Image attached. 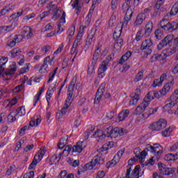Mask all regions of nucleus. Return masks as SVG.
<instances>
[{
  "instance_id": "obj_1",
  "label": "nucleus",
  "mask_w": 178,
  "mask_h": 178,
  "mask_svg": "<svg viewBox=\"0 0 178 178\" xmlns=\"http://www.w3.org/2000/svg\"><path fill=\"white\" fill-rule=\"evenodd\" d=\"M169 15H167L164 17V18L160 22L161 28L157 29L155 32V37L157 40H161L162 37H163V31H169L170 33H173V31H176L178 29V21L176 22H168Z\"/></svg>"
},
{
  "instance_id": "obj_2",
  "label": "nucleus",
  "mask_w": 178,
  "mask_h": 178,
  "mask_svg": "<svg viewBox=\"0 0 178 178\" xmlns=\"http://www.w3.org/2000/svg\"><path fill=\"white\" fill-rule=\"evenodd\" d=\"M173 84H175V82L173 81H171L168 83H167L164 87L162 88V90H159V92L155 91H150L147 94V97L145 98L146 101L149 104L151 101H153V99H155V98H161V97H163V95H166L169 91H170V88L173 87Z\"/></svg>"
},
{
  "instance_id": "obj_3",
  "label": "nucleus",
  "mask_w": 178,
  "mask_h": 178,
  "mask_svg": "<svg viewBox=\"0 0 178 178\" xmlns=\"http://www.w3.org/2000/svg\"><path fill=\"white\" fill-rule=\"evenodd\" d=\"M162 146H161L159 144L156 143L154 144L153 146L151 145H147L145 147V151H147V152H151L152 154H154L155 156H152L149 160V165H154L155 163V161H159V158H161V154L163 152Z\"/></svg>"
},
{
  "instance_id": "obj_4",
  "label": "nucleus",
  "mask_w": 178,
  "mask_h": 178,
  "mask_svg": "<svg viewBox=\"0 0 178 178\" xmlns=\"http://www.w3.org/2000/svg\"><path fill=\"white\" fill-rule=\"evenodd\" d=\"M72 102H73V92H67V99L65 100L64 106L62 108L61 111L56 113V119H61V118H63V116L67 113V111H69V106L72 105Z\"/></svg>"
},
{
  "instance_id": "obj_5",
  "label": "nucleus",
  "mask_w": 178,
  "mask_h": 178,
  "mask_svg": "<svg viewBox=\"0 0 178 178\" xmlns=\"http://www.w3.org/2000/svg\"><path fill=\"white\" fill-rule=\"evenodd\" d=\"M8 63V57H1L0 58V76L3 73L5 76H13L15 72H16V65L13 64L10 66V69L8 70L5 71V68L3 66L6 65Z\"/></svg>"
},
{
  "instance_id": "obj_6",
  "label": "nucleus",
  "mask_w": 178,
  "mask_h": 178,
  "mask_svg": "<svg viewBox=\"0 0 178 178\" xmlns=\"http://www.w3.org/2000/svg\"><path fill=\"white\" fill-rule=\"evenodd\" d=\"M132 0H125V3L122 5V10H127L125 14V17H124L123 27H126L127 24H129V22L131 20V17H133V10L130 8V2Z\"/></svg>"
},
{
  "instance_id": "obj_7",
  "label": "nucleus",
  "mask_w": 178,
  "mask_h": 178,
  "mask_svg": "<svg viewBox=\"0 0 178 178\" xmlns=\"http://www.w3.org/2000/svg\"><path fill=\"white\" fill-rule=\"evenodd\" d=\"M104 162H105V159L99 156H95L90 163L85 165V168L87 170H95V169H97L96 166L102 165Z\"/></svg>"
},
{
  "instance_id": "obj_8",
  "label": "nucleus",
  "mask_w": 178,
  "mask_h": 178,
  "mask_svg": "<svg viewBox=\"0 0 178 178\" xmlns=\"http://www.w3.org/2000/svg\"><path fill=\"white\" fill-rule=\"evenodd\" d=\"M147 152H148L147 150H145V148L143 151H141V149L140 147H137L134 149V153L136 155V157H134L131 160L129 161V166H133V163L131 162H136V161H138L139 159H145V156H147Z\"/></svg>"
},
{
  "instance_id": "obj_9",
  "label": "nucleus",
  "mask_w": 178,
  "mask_h": 178,
  "mask_svg": "<svg viewBox=\"0 0 178 178\" xmlns=\"http://www.w3.org/2000/svg\"><path fill=\"white\" fill-rule=\"evenodd\" d=\"M168 122L165 119H160L158 122H152L149 124V129L151 130H154L155 131H159L166 127Z\"/></svg>"
},
{
  "instance_id": "obj_10",
  "label": "nucleus",
  "mask_w": 178,
  "mask_h": 178,
  "mask_svg": "<svg viewBox=\"0 0 178 178\" xmlns=\"http://www.w3.org/2000/svg\"><path fill=\"white\" fill-rule=\"evenodd\" d=\"M154 43L152 42V40L147 39L143 41L140 45V50L141 51H147V55H150L152 53V47Z\"/></svg>"
},
{
  "instance_id": "obj_11",
  "label": "nucleus",
  "mask_w": 178,
  "mask_h": 178,
  "mask_svg": "<svg viewBox=\"0 0 178 178\" xmlns=\"http://www.w3.org/2000/svg\"><path fill=\"white\" fill-rule=\"evenodd\" d=\"M178 103V98L176 97V95L175 94L173 96H171L170 100L168 101V103L164 106L165 111H168L169 113H174L172 111H170L172 108Z\"/></svg>"
},
{
  "instance_id": "obj_12",
  "label": "nucleus",
  "mask_w": 178,
  "mask_h": 178,
  "mask_svg": "<svg viewBox=\"0 0 178 178\" xmlns=\"http://www.w3.org/2000/svg\"><path fill=\"white\" fill-rule=\"evenodd\" d=\"M173 35H168L165 36L164 39H163L157 45V49L161 51L163 47H168V45H169V44L173 41Z\"/></svg>"
},
{
  "instance_id": "obj_13",
  "label": "nucleus",
  "mask_w": 178,
  "mask_h": 178,
  "mask_svg": "<svg viewBox=\"0 0 178 178\" xmlns=\"http://www.w3.org/2000/svg\"><path fill=\"white\" fill-rule=\"evenodd\" d=\"M106 70H108V61L103 60L102 65H100L98 68V77L99 79H104Z\"/></svg>"
},
{
  "instance_id": "obj_14",
  "label": "nucleus",
  "mask_w": 178,
  "mask_h": 178,
  "mask_svg": "<svg viewBox=\"0 0 178 178\" xmlns=\"http://www.w3.org/2000/svg\"><path fill=\"white\" fill-rule=\"evenodd\" d=\"M159 168L161 175L169 176V175H173L176 172V168H169L163 167L162 163H159Z\"/></svg>"
},
{
  "instance_id": "obj_15",
  "label": "nucleus",
  "mask_w": 178,
  "mask_h": 178,
  "mask_svg": "<svg viewBox=\"0 0 178 178\" xmlns=\"http://www.w3.org/2000/svg\"><path fill=\"white\" fill-rule=\"evenodd\" d=\"M86 147H87V142L86 140L79 141L76 145L73 146L72 152L80 154Z\"/></svg>"
},
{
  "instance_id": "obj_16",
  "label": "nucleus",
  "mask_w": 178,
  "mask_h": 178,
  "mask_svg": "<svg viewBox=\"0 0 178 178\" xmlns=\"http://www.w3.org/2000/svg\"><path fill=\"white\" fill-rule=\"evenodd\" d=\"M158 112V108H149L147 112L143 113L141 117H138L137 118V121L138 122H143L144 119H148L152 115H154V113H156Z\"/></svg>"
},
{
  "instance_id": "obj_17",
  "label": "nucleus",
  "mask_w": 178,
  "mask_h": 178,
  "mask_svg": "<svg viewBox=\"0 0 178 178\" xmlns=\"http://www.w3.org/2000/svg\"><path fill=\"white\" fill-rule=\"evenodd\" d=\"M109 130L110 133L111 132V138H116L117 137H119V136H123V134H124L123 129L120 127H115L114 129L110 128Z\"/></svg>"
},
{
  "instance_id": "obj_18",
  "label": "nucleus",
  "mask_w": 178,
  "mask_h": 178,
  "mask_svg": "<svg viewBox=\"0 0 178 178\" xmlns=\"http://www.w3.org/2000/svg\"><path fill=\"white\" fill-rule=\"evenodd\" d=\"M148 105H149V103L145 99L142 104L138 106L136 108L134 113V115H141L142 113L145 111V108H147V106H148Z\"/></svg>"
},
{
  "instance_id": "obj_19",
  "label": "nucleus",
  "mask_w": 178,
  "mask_h": 178,
  "mask_svg": "<svg viewBox=\"0 0 178 178\" xmlns=\"http://www.w3.org/2000/svg\"><path fill=\"white\" fill-rule=\"evenodd\" d=\"M21 35L25 38V40H30L33 37V30L30 26H24L22 29Z\"/></svg>"
},
{
  "instance_id": "obj_20",
  "label": "nucleus",
  "mask_w": 178,
  "mask_h": 178,
  "mask_svg": "<svg viewBox=\"0 0 178 178\" xmlns=\"http://www.w3.org/2000/svg\"><path fill=\"white\" fill-rule=\"evenodd\" d=\"M165 59H166V56L163 55V51L161 54H156L153 55L149 59V62L152 63L154 62H156V60L161 61V60H165Z\"/></svg>"
},
{
  "instance_id": "obj_21",
  "label": "nucleus",
  "mask_w": 178,
  "mask_h": 178,
  "mask_svg": "<svg viewBox=\"0 0 178 178\" xmlns=\"http://www.w3.org/2000/svg\"><path fill=\"white\" fill-rule=\"evenodd\" d=\"M154 29V24L152 23V21H149L145 28V35L146 37H149L151 35V33H152V29Z\"/></svg>"
},
{
  "instance_id": "obj_22",
  "label": "nucleus",
  "mask_w": 178,
  "mask_h": 178,
  "mask_svg": "<svg viewBox=\"0 0 178 178\" xmlns=\"http://www.w3.org/2000/svg\"><path fill=\"white\" fill-rule=\"evenodd\" d=\"M145 19H147V15L145 14H138L136 17V19L134 22V26H141L143 23L145 21Z\"/></svg>"
},
{
  "instance_id": "obj_23",
  "label": "nucleus",
  "mask_w": 178,
  "mask_h": 178,
  "mask_svg": "<svg viewBox=\"0 0 178 178\" xmlns=\"http://www.w3.org/2000/svg\"><path fill=\"white\" fill-rule=\"evenodd\" d=\"M165 0H157L154 6V16L161 15V6L163 5Z\"/></svg>"
},
{
  "instance_id": "obj_24",
  "label": "nucleus",
  "mask_w": 178,
  "mask_h": 178,
  "mask_svg": "<svg viewBox=\"0 0 178 178\" xmlns=\"http://www.w3.org/2000/svg\"><path fill=\"white\" fill-rule=\"evenodd\" d=\"M140 99V89H136L135 95L129 101V105L133 106V105H136L138 100Z\"/></svg>"
},
{
  "instance_id": "obj_25",
  "label": "nucleus",
  "mask_w": 178,
  "mask_h": 178,
  "mask_svg": "<svg viewBox=\"0 0 178 178\" xmlns=\"http://www.w3.org/2000/svg\"><path fill=\"white\" fill-rule=\"evenodd\" d=\"M9 55L10 58H16V56H22V49L19 47L13 49L10 52Z\"/></svg>"
},
{
  "instance_id": "obj_26",
  "label": "nucleus",
  "mask_w": 178,
  "mask_h": 178,
  "mask_svg": "<svg viewBox=\"0 0 178 178\" xmlns=\"http://www.w3.org/2000/svg\"><path fill=\"white\" fill-rule=\"evenodd\" d=\"M126 27H127V24L126 25V26H123V23L122 24V26H117L115 27V29L113 35V38L114 39L119 38V37H120V35H122V29H124Z\"/></svg>"
},
{
  "instance_id": "obj_27",
  "label": "nucleus",
  "mask_w": 178,
  "mask_h": 178,
  "mask_svg": "<svg viewBox=\"0 0 178 178\" xmlns=\"http://www.w3.org/2000/svg\"><path fill=\"white\" fill-rule=\"evenodd\" d=\"M16 27H17V22L14 21L10 26H2L1 29H3L4 31L9 33L10 31H13Z\"/></svg>"
},
{
  "instance_id": "obj_28",
  "label": "nucleus",
  "mask_w": 178,
  "mask_h": 178,
  "mask_svg": "<svg viewBox=\"0 0 178 178\" xmlns=\"http://www.w3.org/2000/svg\"><path fill=\"white\" fill-rule=\"evenodd\" d=\"M130 115V111L126 109V110H122L118 115V120L120 122H123Z\"/></svg>"
},
{
  "instance_id": "obj_29",
  "label": "nucleus",
  "mask_w": 178,
  "mask_h": 178,
  "mask_svg": "<svg viewBox=\"0 0 178 178\" xmlns=\"http://www.w3.org/2000/svg\"><path fill=\"white\" fill-rule=\"evenodd\" d=\"M52 20H58L59 17H60V15H62V10H59V8H55L52 10Z\"/></svg>"
},
{
  "instance_id": "obj_30",
  "label": "nucleus",
  "mask_w": 178,
  "mask_h": 178,
  "mask_svg": "<svg viewBox=\"0 0 178 178\" xmlns=\"http://www.w3.org/2000/svg\"><path fill=\"white\" fill-rule=\"evenodd\" d=\"M67 140H69V138H67V136H65L63 137L60 139L58 143V147L60 149H63V147L67 145Z\"/></svg>"
},
{
  "instance_id": "obj_31",
  "label": "nucleus",
  "mask_w": 178,
  "mask_h": 178,
  "mask_svg": "<svg viewBox=\"0 0 178 178\" xmlns=\"http://www.w3.org/2000/svg\"><path fill=\"white\" fill-rule=\"evenodd\" d=\"M113 147V142H108L106 144H104L102 148L97 149L98 152H104V151H108V149Z\"/></svg>"
},
{
  "instance_id": "obj_32",
  "label": "nucleus",
  "mask_w": 178,
  "mask_h": 178,
  "mask_svg": "<svg viewBox=\"0 0 178 178\" xmlns=\"http://www.w3.org/2000/svg\"><path fill=\"white\" fill-rule=\"evenodd\" d=\"M79 1L80 0H75L72 3V8L73 9H75V10H76V15H80V13H81V6L79 4Z\"/></svg>"
},
{
  "instance_id": "obj_33",
  "label": "nucleus",
  "mask_w": 178,
  "mask_h": 178,
  "mask_svg": "<svg viewBox=\"0 0 178 178\" xmlns=\"http://www.w3.org/2000/svg\"><path fill=\"white\" fill-rule=\"evenodd\" d=\"M95 36V31L90 32L88 36V38L86 40V44L85 45V48H88L89 45H91V43L92 42V38Z\"/></svg>"
},
{
  "instance_id": "obj_34",
  "label": "nucleus",
  "mask_w": 178,
  "mask_h": 178,
  "mask_svg": "<svg viewBox=\"0 0 178 178\" xmlns=\"http://www.w3.org/2000/svg\"><path fill=\"white\" fill-rule=\"evenodd\" d=\"M130 56H131V52L130 51H127L126 54L121 57L119 64L123 65V63H124V62H126V60H127Z\"/></svg>"
},
{
  "instance_id": "obj_35",
  "label": "nucleus",
  "mask_w": 178,
  "mask_h": 178,
  "mask_svg": "<svg viewBox=\"0 0 178 178\" xmlns=\"http://www.w3.org/2000/svg\"><path fill=\"white\" fill-rule=\"evenodd\" d=\"M165 161H177L178 159V153H176L175 154H166L164 157Z\"/></svg>"
},
{
  "instance_id": "obj_36",
  "label": "nucleus",
  "mask_w": 178,
  "mask_h": 178,
  "mask_svg": "<svg viewBox=\"0 0 178 178\" xmlns=\"http://www.w3.org/2000/svg\"><path fill=\"white\" fill-rule=\"evenodd\" d=\"M176 53V50L175 49H165L163 51V54L168 58V56H172L173 54Z\"/></svg>"
},
{
  "instance_id": "obj_37",
  "label": "nucleus",
  "mask_w": 178,
  "mask_h": 178,
  "mask_svg": "<svg viewBox=\"0 0 178 178\" xmlns=\"http://www.w3.org/2000/svg\"><path fill=\"white\" fill-rule=\"evenodd\" d=\"M92 136L95 138H97V137H99V140H102V138H104V137H106V135L104 134V132L99 129H98L97 131H95Z\"/></svg>"
},
{
  "instance_id": "obj_38",
  "label": "nucleus",
  "mask_w": 178,
  "mask_h": 178,
  "mask_svg": "<svg viewBox=\"0 0 178 178\" xmlns=\"http://www.w3.org/2000/svg\"><path fill=\"white\" fill-rule=\"evenodd\" d=\"M122 45H123V39L119 38L115 40V42L114 43V48L115 49H120Z\"/></svg>"
},
{
  "instance_id": "obj_39",
  "label": "nucleus",
  "mask_w": 178,
  "mask_h": 178,
  "mask_svg": "<svg viewBox=\"0 0 178 178\" xmlns=\"http://www.w3.org/2000/svg\"><path fill=\"white\" fill-rule=\"evenodd\" d=\"M178 13V1L172 6L170 14L172 16L177 15Z\"/></svg>"
},
{
  "instance_id": "obj_40",
  "label": "nucleus",
  "mask_w": 178,
  "mask_h": 178,
  "mask_svg": "<svg viewBox=\"0 0 178 178\" xmlns=\"http://www.w3.org/2000/svg\"><path fill=\"white\" fill-rule=\"evenodd\" d=\"M67 162L73 168H77V166H79V165H80V161H79V160H73L72 159H69Z\"/></svg>"
},
{
  "instance_id": "obj_41",
  "label": "nucleus",
  "mask_w": 178,
  "mask_h": 178,
  "mask_svg": "<svg viewBox=\"0 0 178 178\" xmlns=\"http://www.w3.org/2000/svg\"><path fill=\"white\" fill-rule=\"evenodd\" d=\"M16 111L17 113L15 114V116H17V115L24 116V115H26V109L23 106L18 108Z\"/></svg>"
},
{
  "instance_id": "obj_42",
  "label": "nucleus",
  "mask_w": 178,
  "mask_h": 178,
  "mask_svg": "<svg viewBox=\"0 0 178 178\" xmlns=\"http://www.w3.org/2000/svg\"><path fill=\"white\" fill-rule=\"evenodd\" d=\"M57 72H58V67H56L54 70L49 74V80L47 81V83H51V81L54 80Z\"/></svg>"
},
{
  "instance_id": "obj_43",
  "label": "nucleus",
  "mask_w": 178,
  "mask_h": 178,
  "mask_svg": "<svg viewBox=\"0 0 178 178\" xmlns=\"http://www.w3.org/2000/svg\"><path fill=\"white\" fill-rule=\"evenodd\" d=\"M76 31V27L74 26H70L68 29V38H71L74 35V31Z\"/></svg>"
},
{
  "instance_id": "obj_44",
  "label": "nucleus",
  "mask_w": 178,
  "mask_h": 178,
  "mask_svg": "<svg viewBox=\"0 0 178 178\" xmlns=\"http://www.w3.org/2000/svg\"><path fill=\"white\" fill-rule=\"evenodd\" d=\"M144 77V72H139L137 74L136 78L134 79V81L135 83H138L140 80H143V78Z\"/></svg>"
},
{
  "instance_id": "obj_45",
  "label": "nucleus",
  "mask_w": 178,
  "mask_h": 178,
  "mask_svg": "<svg viewBox=\"0 0 178 178\" xmlns=\"http://www.w3.org/2000/svg\"><path fill=\"white\" fill-rule=\"evenodd\" d=\"M106 87V83L104 82L102 83L99 88H98L97 92H99V94H102L104 95V92H105V88Z\"/></svg>"
},
{
  "instance_id": "obj_46",
  "label": "nucleus",
  "mask_w": 178,
  "mask_h": 178,
  "mask_svg": "<svg viewBox=\"0 0 178 178\" xmlns=\"http://www.w3.org/2000/svg\"><path fill=\"white\" fill-rule=\"evenodd\" d=\"M16 115H14L13 113H10L8 116H7V119H8V123H12L13 122L16 121Z\"/></svg>"
},
{
  "instance_id": "obj_47",
  "label": "nucleus",
  "mask_w": 178,
  "mask_h": 178,
  "mask_svg": "<svg viewBox=\"0 0 178 178\" xmlns=\"http://www.w3.org/2000/svg\"><path fill=\"white\" fill-rule=\"evenodd\" d=\"M79 106H87L88 105V103L87 102V99L84 97L81 98L78 102Z\"/></svg>"
},
{
  "instance_id": "obj_48",
  "label": "nucleus",
  "mask_w": 178,
  "mask_h": 178,
  "mask_svg": "<svg viewBox=\"0 0 178 178\" xmlns=\"http://www.w3.org/2000/svg\"><path fill=\"white\" fill-rule=\"evenodd\" d=\"M10 10H12V8H10L9 7H6V8H3L0 11V17H1V16H5V15L9 13V12H10Z\"/></svg>"
},
{
  "instance_id": "obj_49",
  "label": "nucleus",
  "mask_w": 178,
  "mask_h": 178,
  "mask_svg": "<svg viewBox=\"0 0 178 178\" xmlns=\"http://www.w3.org/2000/svg\"><path fill=\"white\" fill-rule=\"evenodd\" d=\"M102 95H104L97 92H96V96H95V98L94 104H99V101H101V99L102 98Z\"/></svg>"
},
{
  "instance_id": "obj_50",
  "label": "nucleus",
  "mask_w": 178,
  "mask_h": 178,
  "mask_svg": "<svg viewBox=\"0 0 178 178\" xmlns=\"http://www.w3.org/2000/svg\"><path fill=\"white\" fill-rule=\"evenodd\" d=\"M172 131H173V129L172 127H169L162 132V134L164 137H169L170 136Z\"/></svg>"
},
{
  "instance_id": "obj_51",
  "label": "nucleus",
  "mask_w": 178,
  "mask_h": 178,
  "mask_svg": "<svg viewBox=\"0 0 178 178\" xmlns=\"http://www.w3.org/2000/svg\"><path fill=\"white\" fill-rule=\"evenodd\" d=\"M38 163V161H37V159H34L31 162V163L29 165V170H34Z\"/></svg>"
},
{
  "instance_id": "obj_52",
  "label": "nucleus",
  "mask_w": 178,
  "mask_h": 178,
  "mask_svg": "<svg viewBox=\"0 0 178 178\" xmlns=\"http://www.w3.org/2000/svg\"><path fill=\"white\" fill-rule=\"evenodd\" d=\"M8 118V115L5 113H1L0 114V124L1 123H5L6 122V118Z\"/></svg>"
},
{
  "instance_id": "obj_53",
  "label": "nucleus",
  "mask_w": 178,
  "mask_h": 178,
  "mask_svg": "<svg viewBox=\"0 0 178 178\" xmlns=\"http://www.w3.org/2000/svg\"><path fill=\"white\" fill-rule=\"evenodd\" d=\"M99 54H101V49L99 47H97L95 50L94 54H93V60H97L99 56Z\"/></svg>"
},
{
  "instance_id": "obj_54",
  "label": "nucleus",
  "mask_w": 178,
  "mask_h": 178,
  "mask_svg": "<svg viewBox=\"0 0 178 178\" xmlns=\"http://www.w3.org/2000/svg\"><path fill=\"white\" fill-rule=\"evenodd\" d=\"M123 154H124V151L123 150L118 151L117 154L114 156L115 159H117V161H120V158H122V156H123Z\"/></svg>"
},
{
  "instance_id": "obj_55",
  "label": "nucleus",
  "mask_w": 178,
  "mask_h": 178,
  "mask_svg": "<svg viewBox=\"0 0 178 178\" xmlns=\"http://www.w3.org/2000/svg\"><path fill=\"white\" fill-rule=\"evenodd\" d=\"M24 38L23 35H16L15 38H13L14 41H15V43L17 44L19 42H21V41Z\"/></svg>"
},
{
  "instance_id": "obj_56",
  "label": "nucleus",
  "mask_w": 178,
  "mask_h": 178,
  "mask_svg": "<svg viewBox=\"0 0 178 178\" xmlns=\"http://www.w3.org/2000/svg\"><path fill=\"white\" fill-rule=\"evenodd\" d=\"M70 151H72V145L66 146L65 149L63 151V154H65V155H69V154H70Z\"/></svg>"
},
{
  "instance_id": "obj_57",
  "label": "nucleus",
  "mask_w": 178,
  "mask_h": 178,
  "mask_svg": "<svg viewBox=\"0 0 178 178\" xmlns=\"http://www.w3.org/2000/svg\"><path fill=\"white\" fill-rule=\"evenodd\" d=\"M139 172H140V165H138L135 167L134 171L132 172V176L134 177H136V176L138 175Z\"/></svg>"
},
{
  "instance_id": "obj_58",
  "label": "nucleus",
  "mask_w": 178,
  "mask_h": 178,
  "mask_svg": "<svg viewBox=\"0 0 178 178\" xmlns=\"http://www.w3.org/2000/svg\"><path fill=\"white\" fill-rule=\"evenodd\" d=\"M143 37H144V34H143L141 31H138L136 35L135 40L136 41H141V40H143Z\"/></svg>"
},
{
  "instance_id": "obj_59",
  "label": "nucleus",
  "mask_w": 178,
  "mask_h": 178,
  "mask_svg": "<svg viewBox=\"0 0 178 178\" xmlns=\"http://www.w3.org/2000/svg\"><path fill=\"white\" fill-rule=\"evenodd\" d=\"M74 86H75V83L74 81H72L68 86L67 92H73V91H74Z\"/></svg>"
},
{
  "instance_id": "obj_60",
  "label": "nucleus",
  "mask_w": 178,
  "mask_h": 178,
  "mask_svg": "<svg viewBox=\"0 0 178 178\" xmlns=\"http://www.w3.org/2000/svg\"><path fill=\"white\" fill-rule=\"evenodd\" d=\"M111 9L112 10L118 9V0H111Z\"/></svg>"
},
{
  "instance_id": "obj_61",
  "label": "nucleus",
  "mask_w": 178,
  "mask_h": 178,
  "mask_svg": "<svg viewBox=\"0 0 178 178\" xmlns=\"http://www.w3.org/2000/svg\"><path fill=\"white\" fill-rule=\"evenodd\" d=\"M47 69H48V64L43 63L39 72L40 73H45V72H47Z\"/></svg>"
},
{
  "instance_id": "obj_62",
  "label": "nucleus",
  "mask_w": 178,
  "mask_h": 178,
  "mask_svg": "<svg viewBox=\"0 0 178 178\" xmlns=\"http://www.w3.org/2000/svg\"><path fill=\"white\" fill-rule=\"evenodd\" d=\"M162 81L160 80V79H154L153 84H154V87H159L161 86H162Z\"/></svg>"
},
{
  "instance_id": "obj_63",
  "label": "nucleus",
  "mask_w": 178,
  "mask_h": 178,
  "mask_svg": "<svg viewBox=\"0 0 178 178\" xmlns=\"http://www.w3.org/2000/svg\"><path fill=\"white\" fill-rule=\"evenodd\" d=\"M24 178H34V171H31L25 174Z\"/></svg>"
},
{
  "instance_id": "obj_64",
  "label": "nucleus",
  "mask_w": 178,
  "mask_h": 178,
  "mask_svg": "<svg viewBox=\"0 0 178 178\" xmlns=\"http://www.w3.org/2000/svg\"><path fill=\"white\" fill-rule=\"evenodd\" d=\"M67 175V171L63 170L60 172L59 175L58 176V178H65L66 177Z\"/></svg>"
}]
</instances>
